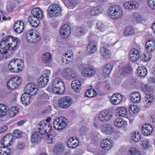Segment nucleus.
Wrapping results in <instances>:
<instances>
[{"label":"nucleus","mask_w":155,"mask_h":155,"mask_svg":"<svg viewBox=\"0 0 155 155\" xmlns=\"http://www.w3.org/2000/svg\"><path fill=\"white\" fill-rule=\"evenodd\" d=\"M18 39V38L11 35L3 38L0 42V52L9 58L10 56L8 51L11 50L14 51L17 49Z\"/></svg>","instance_id":"1"},{"label":"nucleus","mask_w":155,"mask_h":155,"mask_svg":"<svg viewBox=\"0 0 155 155\" xmlns=\"http://www.w3.org/2000/svg\"><path fill=\"white\" fill-rule=\"evenodd\" d=\"M52 86L50 88L51 90L57 94H62L65 91V87L61 79L56 78L53 79L51 83Z\"/></svg>","instance_id":"2"},{"label":"nucleus","mask_w":155,"mask_h":155,"mask_svg":"<svg viewBox=\"0 0 155 155\" xmlns=\"http://www.w3.org/2000/svg\"><path fill=\"white\" fill-rule=\"evenodd\" d=\"M23 61L20 59H12L8 64L9 70L12 72L17 73L21 71L24 68Z\"/></svg>","instance_id":"3"},{"label":"nucleus","mask_w":155,"mask_h":155,"mask_svg":"<svg viewBox=\"0 0 155 155\" xmlns=\"http://www.w3.org/2000/svg\"><path fill=\"white\" fill-rule=\"evenodd\" d=\"M62 8L60 5L57 4H52L49 6L47 9V16L49 18L56 17L62 15Z\"/></svg>","instance_id":"4"},{"label":"nucleus","mask_w":155,"mask_h":155,"mask_svg":"<svg viewBox=\"0 0 155 155\" xmlns=\"http://www.w3.org/2000/svg\"><path fill=\"white\" fill-rule=\"evenodd\" d=\"M122 8L118 5H113L108 9V14L112 18L117 19L120 18L123 15Z\"/></svg>","instance_id":"5"},{"label":"nucleus","mask_w":155,"mask_h":155,"mask_svg":"<svg viewBox=\"0 0 155 155\" xmlns=\"http://www.w3.org/2000/svg\"><path fill=\"white\" fill-rule=\"evenodd\" d=\"M73 103V100L69 96H66L60 98L58 104L59 107L63 109H67L70 107Z\"/></svg>","instance_id":"6"},{"label":"nucleus","mask_w":155,"mask_h":155,"mask_svg":"<svg viewBox=\"0 0 155 155\" xmlns=\"http://www.w3.org/2000/svg\"><path fill=\"white\" fill-rule=\"evenodd\" d=\"M22 79L19 76L12 78L7 83L8 88L10 89L13 90L17 88L21 84Z\"/></svg>","instance_id":"7"},{"label":"nucleus","mask_w":155,"mask_h":155,"mask_svg":"<svg viewBox=\"0 0 155 155\" xmlns=\"http://www.w3.org/2000/svg\"><path fill=\"white\" fill-rule=\"evenodd\" d=\"M38 131L34 132L31 136V142L34 144L39 143L41 140L42 135L44 134L41 127L38 128Z\"/></svg>","instance_id":"8"},{"label":"nucleus","mask_w":155,"mask_h":155,"mask_svg":"<svg viewBox=\"0 0 155 155\" xmlns=\"http://www.w3.org/2000/svg\"><path fill=\"white\" fill-rule=\"evenodd\" d=\"M113 43L110 42H101L100 49V53L102 56L105 59H107L110 57V53L107 49L110 45H112Z\"/></svg>","instance_id":"9"},{"label":"nucleus","mask_w":155,"mask_h":155,"mask_svg":"<svg viewBox=\"0 0 155 155\" xmlns=\"http://www.w3.org/2000/svg\"><path fill=\"white\" fill-rule=\"evenodd\" d=\"M112 117V112L109 110H103L99 113L98 118L101 121L106 122L110 120Z\"/></svg>","instance_id":"10"},{"label":"nucleus","mask_w":155,"mask_h":155,"mask_svg":"<svg viewBox=\"0 0 155 155\" xmlns=\"http://www.w3.org/2000/svg\"><path fill=\"white\" fill-rule=\"evenodd\" d=\"M53 125L54 128L55 130H60L65 128L67 124L63 120V117H61L55 119L54 121Z\"/></svg>","instance_id":"11"},{"label":"nucleus","mask_w":155,"mask_h":155,"mask_svg":"<svg viewBox=\"0 0 155 155\" xmlns=\"http://www.w3.org/2000/svg\"><path fill=\"white\" fill-rule=\"evenodd\" d=\"M24 90L26 93L31 96L35 95L37 93L38 91L37 85L33 83L27 84Z\"/></svg>","instance_id":"12"},{"label":"nucleus","mask_w":155,"mask_h":155,"mask_svg":"<svg viewBox=\"0 0 155 155\" xmlns=\"http://www.w3.org/2000/svg\"><path fill=\"white\" fill-rule=\"evenodd\" d=\"M71 32V27L68 24L63 25L60 31V35L63 38H66L68 37Z\"/></svg>","instance_id":"13"},{"label":"nucleus","mask_w":155,"mask_h":155,"mask_svg":"<svg viewBox=\"0 0 155 155\" xmlns=\"http://www.w3.org/2000/svg\"><path fill=\"white\" fill-rule=\"evenodd\" d=\"M49 81L48 75L45 74H43L38 79L37 82V86L39 88H43L46 85Z\"/></svg>","instance_id":"14"},{"label":"nucleus","mask_w":155,"mask_h":155,"mask_svg":"<svg viewBox=\"0 0 155 155\" xmlns=\"http://www.w3.org/2000/svg\"><path fill=\"white\" fill-rule=\"evenodd\" d=\"M131 68V66L129 65L121 67L117 72V76L120 78L124 75H127L128 74L130 73Z\"/></svg>","instance_id":"15"},{"label":"nucleus","mask_w":155,"mask_h":155,"mask_svg":"<svg viewBox=\"0 0 155 155\" xmlns=\"http://www.w3.org/2000/svg\"><path fill=\"white\" fill-rule=\"evenodd\" d=\"M140 54L139 52L137 49L135 48L132 49L129 52V59L132 62H136L139 59Z\"/></svg>","instance_id":"16"},{"label":"nucleus","mask_w":155,"mask_h":155,"mask_svg":"<svg viewBox=\"0 0 155 155\" xmlns=\"http://www.w3.org/2000/svg\"><path fill=\"white\" fill-rule=\"evenodd\" d=\"M97 41L96 40L89 41L87 47L88 52L91 54L94 53L97 50Z\"/></svg>","instance_id":"17"},{"label":"nucleus","mask_w":155,"mask_h":155,"mask_svg":"<svg viewBox=\"0 0 155 155\" xmlns=\"http://www.w3.org/2000/svg\"><path fill=\"white\" fill-rule=\"evenodd\" d=\"M81 74L84 77H91L95 74V71L93 69L88 68H84L82 70Z\"/></svg>","instance_id":"18"},{"label":"nucleus","mask_w":155,"mask_h":155,"mask_svg":"<svg viewBox=\"0 0 155 155\" xmlns=\"http://www.w3.org/2000/svg\"><path fill=\"white\" fill-rule=\"evenodd\" d=\"M142 134L145 136L150 134L153 131V128L150 124H145L142 126L141 128Z\"/></svg>","instance_id":"19"},{"label":"nucleus","mask_w":155,"mask_h":155,"mask_svg":"<svg viewBox=\"0 0 155 155\" xmlns=\"http://www.w3.org/2000/svg\"><path fill=\"white\" fill-rule=\"evenodd\" d=\"M63 144H57L53 148V152L55 155H61L65 150Z\"/></svg>","instance_id":"20"},{"label":"nucleus","mask_w":155,"mask_h":155,"mask_svg":"<svg viewBox=\"0 0 155 155\" xmlns=\"http://www.w3.org/2000/svg\"><path fill=\"white\" fill-rule=\"evenodd\" d=\"M145 49L148 52H151L155 50V41L148 40L145 45Z\"/></svg>","instance_id":"21"},{"label":"nucleus","mask_w":155,"mask_h":155,"mask_svg":"<svg viewBox=\"0 0 155 155\" xmlns=\"http://www.w3.org/2000/svg\"><path fill=\"white\" fill-rule=\"evenodd\" d=\"M123 100L122 95L118 93H115L113 94L111 97V101L114 105H117L120 104Z\"/></svg>","instance_id":"22"},{"label":"nucleus","mask_w":155,"mask_h":155,"mask_svg":"<svg viewBox=\"0 0 155 155\" xmlns=\"http://www.w3.org/2000/svg\"><path fill=\"white\" fill-rule=\"evenodd\" d=\"M14 29L15 31L18 34L21 33L24 29V24L22 21H17L14 26Z\"/></svg>","instance_id":"23"},{"label":"nucleus","mask_w":155,"mask_h":155,"mask_svg":"<svg viewBox=\"0 0 155 155\" xmlns=\"http://www.w3.org/2000/svg\"><path fill=\"white\" fill-rule=\"evenodd\" d=\"M114 123L115 126L118 128H125L127 125L126 121L120 118L115 119Z\"/></svg>","instance_id":"24"},{"label":"nucleus","mask_w":155,"mask_h":155,"mask_svg":"<svg viewBox=\"0 0 155 155\" xmlns=\"http://www.w3.org/2000/svg\"><path fill=\"white\" fill-rule=\"evenodd\" d=\"M101 147L105 150H109L112 147L113 144L112 140L107 139L104 140L101 143Z\"/></svg>","instance_id":"25"},{"label":"nucleus","mask_w":155,"mask_h":155,"mask_svg":"<svg viewBox=\"0 0 155 155\" xmlns=\"http://www.w3.org/2000/svg\"><path fill=\"white\" fill-rule=\"evenodd\" d=\"M28 21L34 28L37 27L39 24L40 21L38 18L31 16H29L28 18Z\"/></svg>","instance_id":"26"},{"label":"nucleus","mask_w":155,"mask_h":155,"mask_svg":"<svg viewBox=\"0 0 155 155\" xmlns=\"http://www.w3.org/2000/svg\"><path fill=\"white\" fill-rule=\"evenodd\" d=\"M130 138L133 141L136 142H138L143 139L141 134L136 131L132 132L130 134Z\"/></svg>","instance_id":"27"},{"label":"nucleus","mask_w":155,"mask_h":155,"mask_svg":"<svg viewBox=\"0 0 155 155\" xmlns=\"http://www.w3.org/2000/svg\"><path fill=\"white\" fill-rule=\"evenodd\" d=\"M31 95L28 94L26 92L23 94L21 97V99L23 104L25 105H28L30 102Z\"/></svg>","instance_id":"28"},{"label":"nucleus","mask_w":155,"mask_h":155,"mask_svg":"<svg viewBox=\"0 0 155 155\" xmlns=\"http://www.w3.org/2000/svg\"><path fill=\"white\" fill-rule=\"evenodd\" d=\"M31 13L33 15L32 16L38 18H41L43 16L42 11L39 8H34L31 11Z\"/></svg>","instance_id":"29"},{"label":"nucleus","mask_w":155,"mask_h":155,"mask_svg":"<svg viewBox=\"0 0 155 155\" xmlns=\"http://www.w3.org/2000/svg\"><path fill=\"white\" fill-rule=\"evenodd\" d=\"M113 65L110 64H106L103 69V75L104 77L108 75L112 70Z\"/></svg>","instance_id":"30"},{"label":"nucleus","mask_w":155,"mask_h":155,"mask_svg":"<svg viewBox=\"0 0 155 155\" xmlns=\"http://www.w3.org/2000/svg\"><path fill=\"white\" fill-rule=\"evenodd\" d=\"M131 101L134 103H138L140 100V94L137 92L131 94L130 96Z\"/></svg>","instance_id":"31"},{"label":"nucleus","mask_w":155,"mask_h":155,"mask_svg":"<svg viewBox=\"0 0 155 155\" xmlns=\"http://www.w3.org/2000/svg\"><path fill=\"white\" fill-rule=\"evenodd\" d=\"M124 7L127 9H133L138 6L137 3L134 2H127L124 3Z\"/></svg>","instance_id":"32"},{"label":"nucleus","mask_w":155,"mask_h":155,"mask_svg":"<svg viewBox=\"0 0 155 155\" xmlns=\"http://www.w3.org/2000/svg\"><path fill=\"white\" fill-rule=\"evenodd\" d=\"M113 130L111 125L106 124L104 125V128L102 131L103 133L106 135H110L113 132Z\"/></svg>","instance_id":"33"},{"label":"nucleus","mask_w":155,"mask_h":155,"mask_svg":"<svg viewBox=\"0 0 155 155\" xmlns=\"http://www.w3.org/2000/svg\"><path fill=\"white\" fill-rule=\"evenodd\" d=\"M137 71V74L140 77H144L147 74V70L144 66L138 67Z\"/></svg>","instance_id":"34"},{"label":"nucleus","mask_w":155,"mask_h":155,"mask_svg":"<svg viewBox=\"0 0 155 155\" xmlns=\"http://www.w3.org/2000/svg\"><path fill=\"white\" fill-rule=\"evenodd\" d=\"M103 10V8L101 5L99 6L92 9L90 11V14L93 16L97 15L102 12Z\"/></svg>","instance_id":"35"},{"label":"nucleus","mask_w":155,"mask_h":155,"mask_svg":"<svg viewBox=\"0 0 155 155\" xmlns=\"http://www.w3.org/2000/svg\"><path fill=\"white\" fill-rule=\"evenodd\" d=\"M77 141L78 140L74 139L73 137H70L68 140L67 143L68 146L69 148H71L77 147L78 146V143H77Z\"/></svg>","instance_id":"36"},{"label":"nucleus","mask_w":155,"mask_h":155,"mask_svg":"<svg viewBox=\"0 0 155 155\" xmlns=\"http://www.w3.org/2000/svg\"><path fill=\"white\" fill-rule=\"evenodd\" d=\"M73 81L71 84L72 88L76 93H78V76L77 75H74L71 77Z\"/></svg>","instance_id":"37"},{"label":"nucleus","mask_w":155,"mask_h":155,"mask_svg":"<svg viewBox=\"0 0 155 155\" xmlns=\"http://www.w3.org/2000/svg\"><path fill=\"white\" fill-rule=\"evenodd\" d=\"M51 54L47 52H45L42 56L43 61L45 63H50L51 59Z\"/></svg>","instance_id":"38"},{"label":"nucleus","mask_w":155,"mask_h":155,"mask_svg":"<svg viewBox=\"0 0 155 155\" xmlns=\"http://www.w3.org/2000/svg\"><path fill=\"white\" fill-rule=\"evenodd\" d=\"M116 113L120 117H124L127 114V110L124 107H119L116 109Z\"/></svg>","instance_id":"39"},{"label":"nucleus","mask_w":155,"mask_h":155,"mask_svg":"<svg viewBox=\"0 0 155 155\" xmlns=\"http://www.w3.org/2000/svg\"><path fill=\"white\" fill-rule=\"evenodd\" d=\"M141 141L142 142L141 147L142 149L147 150L151 147V145L148 139H143Z\"/></svg>","instance_id":"40"},{"label":"nucleus","mask_w":155,"mask_h":155,"mask_svg":"<svg viewBox=\"0 0 155 155\" xmlns=\"http://www.w3.org/2000/svg\"><path fill=\"white\" fill-rule=\"evenodd\" d=\"M85 95L87 97H92L96 96L97 95V93L94 89L91 88L86 91Z\"/></svg>","instance_id":"41"},{"label":"nucleus","mask_w":155,"mask_h":155,"mask_svg":"<svg viewBox=\"0 0 155 155\" xmlns=\"http://www.w3.org/2000/svg\"><path fill=\"white\" fill-rule=\"evenodd\" d=\"M68 53L65 54L64 55H63L61 59L62 62L65 64H68L72 61L71 56L70 55H68Z\"/></svg>","instance_id":"42"},{"label":"nucleus","mask_w":155,"mask_h":155,"mask_svg":"<svg viewBox=\"0 0 155 155\" xmlns=\"http://www.w3.org/2000/svg\"><path fill=\"white\" fill-rule=\"evenodd\" d=\"M6 105L2 104H0V117L6 115L8 110Z\"/></svg>","instance_id":"43"},{"label":"nucleus","mask_w":155,"mask_h":155,"mask_svg":"<svg viewBox=\"0 0 155 155\" xmlns=\"http://www.w3.org/2000/svg\"><path fill=\"white\" fill-rule=\"evenodd\" d=\"M10 153V150L5 147H0V155H9Z\"/></svg>","instance_id":"44"},{"label":"nucleus","mask_w":155,"mask_h":155,"mask_svg":"<svg viewBox=\"0 0 155 155\" xmlns=\"http://www.w3.org/2000/svg\"><path fill=\"white\" fill-rule=\"evenodd\" d=\"M63 74L67 78H69L72 75V70L71 68H64Z\"/></svg>","instance_id":"45"},{"label":"nucleus","mask_w":155,"mask_h":155,"mask_svg":"<svg viewBox=\"0 0 155 155\" xmlns=\"http://www.w3.org/2000/svg\"><path fill=\"white\" fill-rule=\"evenodd\" d=\"M25 33L26 35L25 36L26 39L27 41H33L32 39L31 40V35H33L34 34V33L33 29H31L25 31Z\"/></svg>","instance_id":"46"},{"label":"nucleus","mask_w":155,"mask_h":155,"mask_svg":"<svg viewBox=\"0 0 155 155\" xmlns=\"http://www.w3.org/2000/svg\"><path fill=\"white\" fill-rule=\"evenodd\" d=\"M32 41H28L31 43H36L38 42L40 40V38L39 36L36 33H34L31 37Z\"/></svg>","instance_id":"47"},{"label":"nucleus","mask_w":155,"mask_h":155,"mask_svg":"<svg viewBox=\"0 0 155 155\" xmlns=\"http://www.w3.org/2000/svg\"><path fill=\"white\" fill-rule=\"evenodd\" d=\"M96 27L102 32L104 31L106 29L104 24L101 21H98L96 24Z\"/></svg>","instance_id":"48"},{"label":"nucleus","mask_w":155,"mask_h":155,"mask_svg":"<svg viewBox=\"0 0 155 155\" xmlns=\"http://www.w3.org/2000/svg\"><path fill=\"white\" fill-rule=\"evenodd\" d=\"M13 136L16 138H18L22 136H25V134L24 133L20 132L18 130H14L13 132Z\"/></svg>","instance_id":"49"},{"label":"nucleus","mask_w":155,"mask_h":155,"mask_svg":"<svg viewBox=\"0 0 155 155\" xmlns=\"http://www.w3.org/2000/svg\"><path fill=\"white\" fill-rule=\"evenodd\" d=\"M145 97L147 104H150L153 102L154 97L152 94H147Z\"/></svg>","instance_id":"50"},{"label":"nucleus","mask_w":155,"mask_h":155,"mask_svg":"<svg viewBox=\"0 0 155 155\" xmlns=\"http://www.w3.org/2000/svg\"><path fill=\"white\" fill-rule=\"evenodd\" d=\"M85 27L83 26L78 28V37L84 35L86 33Z\"/></svg>","instance_id":"51"},{"label":"nucleus","mask_w":155,"mask_h":155,"mask_svg":"<svg viewBox=\"0 0 155 155\" xmlns=\"http://www.w3.org/2000/svg\"><path fill=\"white\" fill-rule=\"evenodd\" d=\"M77 4V1L76 0H69L67 6L68 8L69 9L73 8Z\"/></svg>","instance_id":"52"},{"label":"nucleus","mask_w":155,"mask_h":155,"mask_svg":"<svg viewBox=\"0 0 155 155\" xmlns=\"http://www.w3.org/2000/svg\"><path fill=\"white\" fill-rule=\"evenodd\" d=\"M130 113H133L134 114H136L139 111V109L138 107L134 105H130L129 109Z\"/></svg>","instance_id":"53"},{"label":"nucleus","mask_w":155,"mask_h":155,"mask_svg":"<svg viewBox=\"0 0 155 155\" xmlns=\"http://www.w3.org/2000/svg\"><path fill=\"white\" fill-rule=\"evenodd\" d=\"M133 33V29L130 27L127 28L124 31V35L125 36L130 35Z\"/></svg>","instance_id":"54"},{"label":"nucleus","mask_w":155,"mask_h":155,"mask_svg":"<svg viewBox=\"0 0 155 155\" xmlns=\"http://www.w3.org/2000/svg\"><path fill=\"white\" fill-rule=\"evenodd\" d=\"M88 130L87 128L84 126H82L80 128L79 133L81 135H84L87 132Z\"/></svg>","instance_id":"55"},{"label":"nucleus","mask_w":155,"mask_h":155,"mask_svg":"<svg viewBox=\"0 0 155 155\" xmlns=\"http://www.w3.org/2000/svg\"><path fill=\"white\" fill-rule=\"evenodd\" d=\"M128 155H141L140 151L135 148L130 149Z\"/></svg>","instance_id":"56"},{"label":"nucleus","mask_w":155,"mask_h":155,"mask_svg":"<svg viewBox=\"0 0 155 155\" xmlns=\"http://www.w3.org/2000/svg\"><path fill=\"white\" fill-rule=\"evenodd\" d=\"M150 52H148V53H147L146 54H143L142 57L144 59H142V61L144 60L143 61L147 62L151 58V55Z\"/></svg>","instance_id":"57"},{"label":"nucleus","mask_w":155,"mask_h":155,"mask_svg":"<svg viewBox=\"0 0 155 155\" xmlns=\"http://www.w3.org/2000/svg\"><path fill=\"white\" fill-rule=\"evenodd\" d=\"M89 41L96 40V41L98 39V37L95 34L92 32H90L89 33V36L88 37Z\"/></svg>","instance_id":"58"},{"label":"nucleus","mask_w":155,"mask_h":155,"mask_svg":"<svg viewBox=\"0 0 155 155\" xmlns=\"http://www.w3.org/2000/svg\"><path fill=\"white\" fill-rule=\"evenodd\" d=\"M147 2L150 8L155 9V0H147Z\"/></svg>","instance_id":"59"},{"label":"nucleus","mask_w":155,"mask_h":155,"mask_svg":"<svg viewBox=\"0 0 155 155\" xmlns=\"http://www.w3.org/2000/svg\"><path fill=\"white\" fill-rule=\"evenodd\" d=\"M18 108L16 107H12L11 108L10 114H13L14 116H15L18 113Z\"/></svg>","instance_id":"60"},{"label":"nucleus","mask_w":155,"mask_h":155,"mask_svg":"<svg viewBox=\"0 0 155 155\" xmlns=\"http://www.w3.org/2000/svg\"><path fill=\"white\" fill-rule=\"evenodd\" d=\"M8 58H9L7 56H6L2 53L0 52V60H5Z\"/></svg>","instance_id":"61"},{"label":"nucleus","mask_w":155,"mask_h":155,"mask_svg":"<svg viewBox=\"0 0 155 155\" xmlns=\"http://www.w3.org/2000/svg\"><path fill=\"white\" fill-rule=\"evenodd\" d=\"M52 135H48L47 142L48 143H53V139L52 138Z\"/></svg>","instance_id":"62"},{"label":"nucleus","mask_w":155,"mask_h":155,"mask_svg":"<svg viewBox=\"0 0 155 155\" xmlns=\"http://www.w3.org/2000/svg\"><path fill=\"white\" fill-rule=\"evenodd\" d=\"M25 146V143H19L17 145V148L19 149H22L24 148Z\"/></svg>","instance_id":"63"},{"label":"nucleus","mask_w":155,"mask_h":155,"mask_svg":"<svg viewBox=\"0 0 155 155\" xmlns=\"http://www.w3.org/2000/svg\"><path fill=\"white\" fill-rule=\"evenodd\" d=\"M7 137L6 136H5L1 140V144L3 145V146L5 147V141H6L5 140L6 139Z\"/></svg>","instance_id":"64"}]
</instances>
